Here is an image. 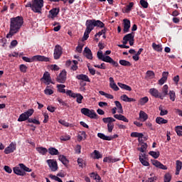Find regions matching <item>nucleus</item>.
I'll list each match as a JSON object with an SVG mask.
<instances>
[{"label":"nucleus","mask_w":182,"mask_h":182,"mask_svg":"<svg viewBox=\"0 0 182 182\" xmlns=\"http://www.w3.org/2000/svg\"><path fill=\"white\" fill-rule=\"evenodd\" d=\"M86 136H87L86 132L85 131L80 132L79 134L77 135L78 141H82V140H85Z\"/></svg>","instance_id":"nucleus-38"},{"label":"nucleus","mask_w":182,"mask_h":182,"mask_svg":"<svg viewBox=\"0 0 182 182\" xmlns=\"http://www.w3.org/2000/svg\"><path fill=\"white\" fill-rule=\"evenodd\" d=\"M97 136L100 139H102V140H107V141H110L111 140H113V139H117V137H119V134H114L113 136H106L103 133H98Z\"/></svg>","instance_id":"nucleus-12"},{"label":"nucleus","mask_w":182,"mask_h":182,"mask_svg":"<svg viewBox=\"0 0 182 182\" xmlns=\"http://www.w3.org/2000/svg\"><path fill=\"white\" fill-rule=\"evenodd\" d=\"M86 29L87 32H92L95 29V21L94 20H87L85 23Z\"/></svg>","instance_id":"nucleus-15"},{"label":"nucleus","mask_w":182,"mask_h":182,"mask_svg":"<svg viewBox=\"0 0 182 182\" xmlns=\"http://www.w3.org/2000/svg\"><path fill=\"white\" fill-rule=\"evenodd\" d=\"M171 174L167 173L164 175V182H171Z\"/></svg>","instance_id":"nucleus-59"},{"label":"nucleus","mask_w":182,"mask_h":182,"mask_svg":"<svg viewBox=\"0 0 182 182\" xmlns=\"http://www.w3.org/2000/svg\"><path fill=\"white\" fill-rule=\"evenodd\" d=\"M19 70L21 73H26L28 72V66L25 65V64H21L19 65Z\"/></svg>","instance_id":"nucleus-54"},{"label":"nucleus","mask_w":182,"mask_h":182,"mask_svg":"<svg viewBox=\"0 0 182 182\" xmlns=\"http://www.w3.org/2000/svg\"><path fill=\"white\" fill-rule=\"evenodd\" d=\"M84 55L87 59H90V60H92L93 59V54H92V50H90L89 48L86 47L84 50Z\"/></svg>","instance_id":"nucleus-28"},{"label":"nucleus","mask_w":182,"mask_h":182,"mask_svg":"<svg viewBox=\"0 0 182 182\" xmlns=\"http://www.w3.org/2000/svg\"><path fill=\"white\" fill-rule=\"evenodd\" d=\"M65 87H66V86L63 84L57 85L58 90L60 92V93H66V90H65Z\"/></svg>","instance_id":"nucleus-48"},{"label":"nucleus","mask_w":182,"mask_h":182,"mask_svg":"<svg viewBox=\"0 0 182 182\" xmlns=\"http://www.w3.org/2000/svg\"><path fill=\"white\" fill-rule=\"evenodd\" d=\"M75 99H76L77 103H78V105H80L82 104V102L83 100V97L80 93H77L75 94Z\"/></svg>","instance_id":"nucleus-43"},{"label":"nucleus","mask_w":182,"mask_h":182,"mask_svg":"<svg viewBox=\"0 0 182 182\" xmlns=\"http://www.w3.org/2000/svg\"><path fill=\"white\" fill-rule=\"evenodd\" d=\"M61 141H68L70 139V135H63L60 137Z\"/></svg>","instance_id":"nucleus-63"},{"label":"nucleus","mask_w":182,"mask_h":182,"mask_svg":"<svg viewBox=\"0 0 182 182\" xmlns=\"http://www.w3.org/2000/svg\"><path fill=\"white\" fill-rule=\"evenodd\" d=\"M46 163L51 171H58V161L55 159H48L46 161Z\"/></svg>","instance_id":"nucleus-9"},{"label":"nucleus","mask_w":182,"mask_h":182,"mask_svg":"<svg viewBox=\"0 0 182 182\" xmlns=\"http://www.w3.org/2000/svg\"><path fill=\"white\" fill-rule=\"evenodd\" d=\"M77 63H79L77 60H73V61H70V60H69L66 61L65 65L67 67H69L71 65V70H77Z\"/></svg>","instance_id":"nucleus-16"},{"label":"nucleus","mask_w":182,"mask_h":182,"mask_svg":"<svg viewBox=\"0 0 182 182\" xmlns=\"http://www.w3.org/2000/svg\"><path fill=\"white\" fill-rule=\"evenodd\" d=\"M133 6H134V3L130 2L124 9L125 14H129V12L132 11V8H133Z\"/></svg>","instance_id":"nucleus-47"},{"label":"nucleus","mask_w":182,"mask_h":182,"mask_svg":"<svg viewBox=\"0 0 182 182\" xmlns=\"http://www.w3.org/2000/svg\"><path fill=\"white\" fill-rule=\"evenodd\" d=\"M176 175L178 176V174H180V171L182 168V162H181V161H178V160L176 161Z\"/></svg>","instance_id":"nucleus-36"},{"label":"nucleus","mask_w":182,"mask_h":182,"mask_svg":"<svg viewBox=\"0 0 182 182\" xmlns=\"http://www.w3.org/2000/svg\"><path fill=\"white\" fill-rule=\"evenodd\" d=\"M22 59L23 60H24V62H28V63H33V57H31V58L22 57Z\"/></svg>","instance_id":"nucleus-64"},{"label":"nucleus","mask_w":182,"mask_h":182,"mask_svg":"<svg viewBox=\"0 0 182 182\" xmlns=\"http://www.w3.org/2000/svg\"><path fill=\"white\" fill-rule=\"evenodd\" d=\"M76 79H77L78 80H82V82H90V78H89V76L85 74L77 75L76 76Z\"/></svg>","instance_id":"nucleus-29"},{"label":"nucleus","mask_w":182,"mask_h":182,"mask_svg":"<svg viewBox=\"0 0 182 182\" xmlns=\"http://www.w3.org/2000/svg\"><path fill=\"white\" fill-rule=\"evenodd\" d=\"M22 25H23V18L22 16L11 18L10 19L9 32L6 38L9 39V38H12L16 33H18L21 28H22Z\"/></svg>","instance_id":"nucleus-1"},{"label":"nucleus","mask_w":182,"mask_h":182,"mask_svg":"<svg viewBox=\"0 0 182 182\" xmlns=\"http://www.w3.org/2000/svg\"><path fill=\"white\" fill-rule=\"evenodd\" d=\"M115 106L112 109V113L114 114V119L117 120H121L125 123H129V119L123 114V106L119 101H114Z\"/></svg>","instance_id":"nucleus-2"},{"label":"nucleus","mask_w":182,"mask_h":182,"mask_svg":"<svg viewBox=\"0 0 182 182\" xmlns=\"http://www.w3.org/2000/svg\"><path fill=\"white\" fill-rule=\"evenodd\" d=\"M138 150L141 151V153H144V151L147 150V144L146 143L142 144L141 147L138 149Z\"/></svg>","instance_id":"nucleus-57"},{"label":"nucleus","mask_w":182,"mask_h":182,"mask_svg":"<svg viewBox=\"0 0 182 182\" xmlns=\"http://www.w3.org/2000/svg\"><path fill=\"white\" fill-rule=\"evenodd\" d=\"M156 75L154 74V71L148 70L146 73V79H154Z\"/></svg>","instance_id":"nucleus-46"},{"label":"nucleus","mask_w":182,"mask_h":182,"mask_svg":"<svg viewBox=\"0 0 182 182\" xmlns=\"http://www.w3.org/2000/svg\"><path fill=\"white\" fill-rule=\"evenodd\" d=\"M112 53L111 50H107L105 51V55L103 54V52L102 50H100L97 53V56L100 60H102V62H106L107 63H111V65H113L115 68H117L119 66V63L114 60L113 58H112L109 55H110Z\"/></svg>","instance_id":"nucleus-3"},{"label":"nucleus","mask_w":182,"mask_h":182,"mask_svg":"<svg viewBox=\"0 0 182 182\" xmlns=\"http://www.w3.org/2000/svg\"><path fill=\"white\" fill-rule=\"evenodd\" d=\"M103 156L100 154V152L97 150H95L92 154H91V158L94 159L95 160H99V159H102Z\"/></svg>","instance_id":"nucleus-30"},{"label":"nucleus","mask_w":182,"mask_h":182,"mask_svg":"<svg viewBox=\"0 0 182 182\" xmlns=\"http://www.w3.org/2000/svg\"><path fill=\"white\" fill-rule=\"evenodd\" d=\"M36 150L40 154H42L43 156H45L46 153H48V149L46 148H43L42 146L41 147H37Z\"/></svg>","instance_id":"nucleus-42"},{"label":"nucleus","mask_w":182,"mask_h":182,"mask_svg":"<svg viewBox=\"0 0 182 182\" xmlns=\"http://www.w3.org/2000/svg\"><path fill=\"white\" fill-rule=\"evenodd\" d=\"M129 43L130 46L134 45V33L127 34L123 38L122 43Z\"/></svg>","instance_id":"nucleus-8"},{"label":"nucleus","mask_w":182,"mask_h":182,"mask_svg":"<svg viewBox=\"0 0 182 182\" xmlns=\"http://www.w3.org/2000/svg\"><path fill=\"white\" fill-rule=\"evenodd\" d=\"M49 177H50V178H51V180H55V181L63 182V181H62V179H60V178H59V177H58V176H55V175L50 174V175L49 176Z\"/></svg>","instance_id":"nucleus-61"},{"label":"nucleus","mask_w":182,"mask_h":182,"mask_svg":"<svg viewBox=\"0 0 182 182\" xmlns=\"http://www.w3.org/2000/svg\"><path fill=\"white\" fill-rule=\"evenodd\" d=\"M119 64L122 65V66H132V63L125 60H120Z\"/></svg>","instance_id":"nucleus-55"},{"label":"nucleus","mask_w":182,"mask_h":182,"mask_svg":"<svg viewBox=\"0 0 182 182\" xmlns=\"http://www.w3.org/2000/svg\"><path fill=\"white\" fill-rule=\"evenodd\" d=\"M81 113L82 114H84V116H87V117H90V119H96L97 116L96 112H95V110H90L88 108H82Z\"/></svg>","instance_id":"nucleus-7"},{"label":"nucleus","mask_w":182,"mask_h":182,"mask_svg":"<svg viewBox=\"0 0 182 182\" xmlns=\"http://www.w3.org/2000/svg\"><path fill=\"white\" fill-rule=\"evenodd\" d=\"M35 110L33 109H29L26 112L22 113L18 117L17 121L18 122H26V120H29V117L33 114Z\"/></svg>","instance_id":"nucleus-5"},{"label":"nucleus","mask_w":182,"mask_h":182,"mask_svg":"<svg viewBox=\"0 0 182 182\" xmlns=\"http://www.w3.org/2000/svg\"><path fill=\"white\" fill-rule=\"evenodd\" d=\"M50 59L44 55H37L33 56V62H49Z\"/></svg>","instance_id":"nucleus-14"},{"label":"nucleus","mask_w":182,"mask_h":182,"mask_svg":"<svg viewBox=\"0 0 182 182\" xmlns=\"http://www.w3.org/2000/svg\"><path fill=\"white\" fill-rule=\"evenodd\" d=\"M99 93L101 96H105L107 99H114V97L112 94L106 93L104 91H99Z\"/></svg>","instance_id":"nucleus-45"},{"label":"nucleus","mask_w":182,"mask_h":182,"mask_svg":"<svg viewBox=\"0 0 182 182\" xmlns=\"http://www.w3.org/2000/svg\"><path fill=\"white\" fill-rule=\"evenodd\" d=\"M102 122L107 123V132L108 133H112L113 129H114V122H116V119L113 117H105L102 119Z\"/></svg>","instance_id":"nucleus-6"},{"label":"nucleus","mask_w":182,"mask_h":182,"mask_svg":"<svg viewBox=\"0 0 182 182\" xmlns=\"http://www.w3.org/2000/svg\"><path fill=\"white\" fill-rule=\"evenodd\" d=\"M152 48L156 52H161L163 50V47L160 44H156V43H152Z\"/></svg>","instance_id":"nucleus-39"},{"label":"nucleus","mask_w":182,"mask_h":182,"mask_svg":"<svg viewBox=\"0 0 182 182\" xmlns=\"http://www.w3.org/2000/svg\"><path fill=\"white\" fill-rule=\"evenodd\" d=\"M48 153L50 156H58L59 155V151L53 147H50L48 149Z\"/></svg>","instance_id":"nucleus-37"},{"label":"nucleus","mask_w":182,"mask_h":182,"mask_svg":"<svg viewBox=\"0 0 182 182\" xmlns=\"http://www.w3.org/2000/svg\"><path fill=\"white\" fill-rule=\"evenodd\" d=\"M13 171L14 174H16L17 176H21V177H23L26 174L23 171L21 170V166H15L13 168Z\"/></svg>","instance_id":"nucleus-24"},{"label":"nucleus","mask_w":182,"mask_h":182,"mask_svg":"<svg viewBox=\"0 0 182 182\" xmlns=\"http://www.w3.org/2000/svg\"><path fill=\"white\" fill-rule=\"evenodd\" d=\"M58 83H65L66 82V70H63L57 77Z\"/></svg>","instance_id":"nucleus-19"},{"label":"nucleus","mask_w":182,"mask_h":182,"mask_svg":"<svg viewBox=\"0 0 182 182\" xmlns=\"http://www.w3.org/2000/svg\"><path fill=\"white\" fill-rule=\"evenodd\" d=\"M94 25L95 26H97L98 28H105V23L99 20H94Z\"/></svg>","instance_id":"nucleus-52"},{"label":"nucleus","mask_w":182,"mask_h":182,"mask_svg":"<svg viewBox=\"0 0 182 182\" xmlns=\"http://www.w3.org/2000/svg\"><path fill=\"white\" fill-rule=\"evenodd\" d=\"M168 95L169 96V99L171 102L176 101V92H174V90H170Z\"/></svg>","instance_id":"nucleus-41"},{"label":"nucleus","mask_w":182,"mask_h":182,"mask_svg":"<svg viewBox=\"0 0 182 182\" xmlns=\"http://www.w3.org/2000/svg\"><path fill=\"white\" fill-rule=\"evenodd\" d=\"M28 123H33V124H41V122L36 119L30 118L28 119Z\"/></svg>","instance_id":"nucleus-62"},{"label":"nucleus","mask_w":182,"mask_h":182,"mask_svg":"<svg viewBox=\"0 0 182 182\" xmlns=\"http://www.w3.org/2000/svg\"><path fill=\"white\" fill-rule=\"evenodd\" d=\"M58 160H60V161H61V163H63L64 166H68V164H69V160H68L65 155H60L58 156Z\"/></svg>","instance_id":"nucleus-33"},{"label":"nucleus","mask_w":182,"mask_h":182,"mask_svg":"<svg viewBox=\"0 0 182 182\" xmlns=\"http://www.w3.org/2000/svg\"><path fill=\"white\" fill-rule=\"evenodd\" d=\"M41 80H43V83H45V85H50V83H52V80L50 79V74H49V73L48 72H46L43 74Z\"/></svg>","instance_id":"nucleus-20"},{"label":"nucleus","mask_w":182,"mask_h":182,"mask_svg":"<svg viewBox=\"0 0 182 182\" xmlns=\"http://www.w3.org/2000/svg\"><path fill=\"white\" fill-rule=\"evenodd\" d=\"M109 80L110 89L113 90L114 92H119V90H120V89L117 86V84H116V82H114V78H113V77H110L109 78Z\"/></svg>","instance_id":"nucleus-17"},{"label":"nucleus","mask_w":182,"mask_h":182,"mask_svg":"<svg viewBox=\"0 0 182 182\" xmlns=\"http://www.w3.org/2000/svg\"><path fill=\"white\" fill-rule=\"evenodd\" d=\"M26 8H31L33 12L36 14H42L43 8V0H34L33 4L28 2L26 4Z\"/></svg>","instance_id":"nucleus-4"},{"label":"nucleus","mask_w":182,"mask_h":182,"mask_svg":"<svg viewBox=\"0 0 182 182\" xmlns=\"http://www.w3.org/2000/svg\"><path fill=\"white\" fill-rule=\"evenodd\" d=\"M139 161L143 166H145L146 167H149V166H150L149 161L146 160V154H139Z\"/></svg>","instance_id":"nucleus-23"},{"label":"nucleus","mask_w":182,"mask_h":182,"mask_svg":"<svg viewBox=\"0 0 182 182\" xmlns=\"http://www.w3.org/2000/svg\"><path fill=\"white\" fill-rule=\"evenodd\" d=\"M53 26H55L53 28L54 32H59V31H60V28H62V26H60V23L58 22H54L53 23Z\"/></svg>","instance_id":"nucleus-51"},{"label":"nucleus","mask_w":182,"mask_h":182,"mask_svg":"<svg viewBox=\"0 0 182 182\" xmlns=\"http://www.w3.org/2000/svg\"><path fill=\"white\" fill-rule=\"evenodd\" d=\"M147 102H149V97H144L139 100V105H140V106H144V105L147 103Z\"/></svg>","instance_id":"nucleus-50"},{"label":"nucleus","mask_w":182,"mask_h":182,"mask_svg":"<svg viewBox=\"0 0 182 182\" xmlns=\"http://www.w3.org/2000/svg\"><path fill=\"white\" fill-rule=\"evenodd\" d=\"M148 119H149V114L144 112V111L141 110L139 114L138 120H139V122H146Z\"/></svg>","instance_id":"nucleus-22"},{"label":"nucleus","mask_w":182,"mask_h":182,"mask_svg":"<svg viewBox=\"0 0 182 182\" xmlns=\"http://www.w3.org/2000/svg\"><path fill=\"white\" fill-rule=\"evenodd\" d=\"M45 95L47 96H50V95H53V87L52 86H47L44 90Z\"/></svg>","instance_id":"nucleus-34"},{"label":"nucleus","mask_w":182,"mask_h":182,"mask_svg":"<svg viewBox=\"0 0 182 182\" xmlns=\"http://www.w3.org/2000/svg\"><path fill=\"white\" fill-rule=\"evenodd\" d=\"M124 33H127L130 29V21L129 19L125 18L123 20Z\"/></svg>","instance_id":"nucleus-26"},{"label":"nucleus","mask_w":182,"mask_h":182,"mask_svg":"<svg viewBox=\"0 0 182 182\" xmlns=\"http://www.w3.org/2000/svg\"><path fill=\"white\" fill-rule=\"evenodd\" d=\"M151 164L153 166L156 167V168H160L161 170H167V167L165 165L156 159L151 160Z\"/></svg>","instance_id":"nucleus-18"},{"label":"nucleus","mask_w":182,"mask_h":182,"mask_svg":"<svg viewBox=\"0 0 182 182\" xmlns=\"http://www.w3.org/2000/svg\"><path fill=\"white\" fill-rule=\"evenodd\" d=\"M83 46H85V44L78 43V45L75 49V52H77V53H82V50H83Z\"/></svg>","instance_id":"nucleus-53"},{"label":"nucleus","mask_w":182,"mask_h":182,"mask_svg":"<svg viewBox=\"0 0 182 182\" xmlns=\"http://www.w3.org/2000/svg\"><path fill=\"white\" fill-rule=\"evenodd\" d=\"M175 132H176L178 136H182L181 126H176L175 127Z\"/></svg>","instance_id":"nucleus-58"},{"label":"nucleus","mask_w":182,"mask_h":182,"mask_svg":"<svg viewBox=\"0 0 182 182\" xmlns=\"http://www.w3.org/2000/svg\"><path fill=\"white\" fill-rule=\"evenodd\" d=\"M18 166H19L20 168H21V170L23 171L24 173H25V171H26L27 173H31L32 171V169L28 168L23 164H19Z\"/></svg>","instance_id":"nucleus-44"},{"label":"nucleus","mask_w":182,"mask_h":182,"mask_svg":"<svg viewBox=\"0 0 182 182\" xmlns=\"http://www.w3.org/2000/svg\"><path fill=\"white\" fill-rule=\"evenodd\" d=\"M167 95H168V85H164L162 87V92L161 93L159 97L161 100H163V99H164Z\"/></svg>","instance_id":"nucleus-25"},{"label":"nucleus","mask_w":182,"mask_h":182,"mask_svg":"<svg viewBox=\"0 0 182 182\" xmlns=\"http://www.w3.org/2000/svg\"><path fill=\"white\" fill-rule=\"evenodd\" d=\"M139 4L145 9L149 8V3L146 0H140Z\"/></svg>","instance_id":"nucleus-56"},{"label":"nucleus","mask_w":182,"mask_h":182,"mask_svg":"<svg viewBox=\"0 0 182 182\" xmlns=\"http://www.w3.org/2000/svg\"><path fill=\"white\" fill-rule=\"evenodd\" d=\"M149 156H151L154 159H159L160 157V152L159 151H151L149 152Z\"/></svg>","instance_id":"nucleus-49"},{"label":"nucleus","mask_w":182,"mask_h":182,"mask_svg":"<svg viewBox=\"0 0 182 182\" xmlns=\"http://www.w3.org/2000/svg\"><path fill=\"white\" fill-rule=\"evenodd\" d=\"M16 150V143L11 142L7 147L4 149V154H11Z\"/></svg>","instance_id":"nucleus-13"},{"label":"nucleus","mask_w":182,"mask_h":182,"mask_svg":"<svg viewBox=\"0 0 182 182\" xmlns=\"http://www.w3.org/2000/svg\"><path fill=\"white\" fill-rule=\"evenodd\" d=\"M168 77V72H163L162 77L158 81L159 85H160V86H163V85L167 82Z\"/></svg>","instance_id":"nucleus-21"},{"label":"nucleus","mask_w":182,"mask_h":182,"mask_svg":"<svg viewBox=\"0 0 182 182\" xmlns=\"http://www.w3.org/2000/svg\"><path fill=\"white\" fill-rule=\"evenodd\" d=\"M58 123H60V124H62V126H64L65 127H73V124H70L69 122L63 119H60L58 121Z\"/></svg>","instance_id":"nucleus-40"},{"label":"nucleus","mask_w":182,"mask_h":182,"mask_svg":"<svg viewBox=\"0 0 182 182\" xmlns=\"http://www.w3.org/2000/svg\"><path fill=\"white\" fill-rule=\"evenodd\" d=\"M131 137H139V139L143 138V134L139 132H132L131 134Z\"/></svg>","instance_id":"nucleus-60"},{"label":"nucleus","mask_w":182,"mask_h":182,"mask_svg":"<svg viewBox=\"0 0 182 182\" xmlns=\"http://www.w3.org/2000/svg\"><path fill=\"white\" fill-rule=\"evenodd\" d=\"M59 12H60V10L58 8H53L51 10L49 11L48 18V19H55V18H58V15H59Z\"/></svg>","instance_id":"nucleus-10"},{"label":"nucleus","mask_w":182,"mask_h":182,"mask_svg":"<svg viewBox=\"0 0 182 182\" xmlns=\"http://www.w3.org/2000/svg\"><path fill=\"white\" fill-rule=\"evenodd\" d=\"M121 100H122L123 102H127L128 103H130L132 102H136V99L134 98H130L127 95H122L120 97Z\"/></svg>","instance_id":"nucleus-31"},{"label":"nucleus","mask_w":182,"mask_h":182,"mask_svg":"<svg viewBox=\"0 0 182 182\" xmlns=\"http://www.w3.org/2000/svg\"><path fill=\"white\" fill-rule=\"evenodd\" d=\"M117 85L121 89H124V90H127L128 92H132V87L126 84H123L122 82H118Z\"/></svg>","instance_id":"nucleus-35"},{"label":"nucleus","mask_w":182,"mask_h":182,"mask_svg":"<svg viewBox=\"0 0 182 182\" xmlns=\"http://www.w3.org/2000/svg\"><path fill=\"white\" fill-rule=\"evenodd\" d=\"M149 94L154 97L160 99L161 93H159V90H157L156 88L149 89Z\"/></svg>","instance_id":"nucleus-27"},{"label":"nucleus","mask_w":182,"mask_h":182,"mask_svg":"<svg viewBox=\"0 0 182 182\" xmlns=\"http://www.w3.org/2000/svg\"><path fill=\"white\" fill-rule=\"evenodd\" d=\"M156 123H157V124H167V123H168V120L164 119L161 117H157L156 119Z\"/></svg>","instance_id":"nucleus-32"},{"label":"nucleus","mask_w":182,"mask_h":182,"mask_svg":"<svg viewBox=\"0 0 182 182\" xmlns=\"http://www.w3.org/2000/svg\"><path fill=\"white\" fill-rule=\"evenodd\" d=\"M62 53H63L62 46L59 45H56L55 46L54 53H53L54 59L55 60L60 59V57L62 56Z\"/></svg>","instance_id":"nucleus-11"}]
</instances>
